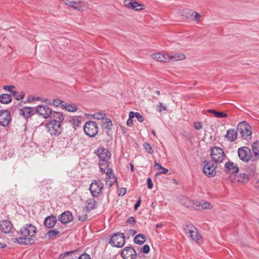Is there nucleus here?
Masks as SVG:
<instances>
[{
    "mask_svg": "<svg viewBox=\"0 0 259 259\" xmlns=\"http://www.w3.org/2000/svg\"><path fill=\"white\" fill-rule=\"evenodd\" d=\"M183 231L185 235L193 240L199 243L201 240V236L197 229L192 224H187L183 226Z\"/></svg>",
    "mask_w": 259,
    "mask_h": 259,
    "instance_id": "1",
    "label": "nucleus"
},
{
    "mask_svg": "<svg viewBox=\"0 0 259 259\" xmlns=\"http://www.w3.org/2000/svg\"><path fill=\"white\" fill-rule=\"evenodd\" d=\"M237 131L241 134L244 140H250L251 138V126L246 121H242L239 123L237 126Z\"/></svg>",
    "mask_w": 259,
    "mask_h": 259,
    "instance_id": "2",
    "label": "nucleus"
},
{
    "mask_svg": "<svg viewBox=\"0 0 259 259\" xmlns=\"http://www.w3.org/2000/svg\"><path fill=\"white\" fill-rule=\"evenodd\" d=\"M63 1L66 5L79 11H85L89 7L87 2L84 0H63Z\"/></svg>",
    "mask_w": 259,
    "mask_h": 259,
    "instance_id": "3",
    "label": "nucleus"
},
{
    "mask_svg": "<svg viewBox=\"0 0 259 259\" xmlns=\"http://www.w3.org/2000/svg\"><path fill=\"white\" fill-rule=\"evenodd\" d=\"M83 130L87 135L94 137L98 133V126L95 121H89L84 124Z\"/></svg>",
    "mask_w": 259,
    "mask_h": 259,
    "instance_id": "4",
    "label": "nucleus"
},
{
    "mask_svg": "<svg viewBox=\"0 0 259 259\" xmlns=\"http://www.w3.org/2000/svg\"><path fill=\"white\" fill-rule=\"evenodd\" d=\"M211 157L215 163H221L225 159V155L222 149L213 147L211 151Z\"/></svg>",
    "mask_w": 259,
    "mask_h": 259,
    "instance_id": "5",
    "label": "nucleus"
},
{
    "mask_svg": "<svg viewBox=\"0 0 259 259\" xmlns=\"http://www.w3.org/2000/svg\"><path fill=\"white\" fill-rule=\"evenodd\" d=\"M109 243L113 246L121 247L125 243V236L122 233L114 234L109 241Z\"/></svg>",
    "mask_w": 259,
    "mask_h": 259,
    "instance_id": "6",
    "label": "nucleus"
},
{
    "mask_svg": "<svg viewBox=\"0 0 259 259\" xmlns=\"http://www.w3.org/2000/svg\"><path fill=\"white\" fill-rule=\"evenodd\" d=\"M48 131L52 135L59 136L62 132L61 124L56 121H50L46 125Z\"/></svg>",
    "mask_w": 259,
    "mask_h": 259,
    "instance_id": "7",
    "label": "nucleus"
},
{
    "mask_svg": "<svg viewBox=\"0 0 259 259\" xmlns=\"http://www.w3.org/2000/svg\"><path fill=\"white\" fill-rule=\"evenodd\" d=\"M204 165L203 168V171L205 175L209 178L214 177L216 174L215 168L217 165H215L212 161L204 162Z\"/></svg>",
    "mask_w": 259,
    "mask_h": 259,
    "instance_id": "8",
    "label": "nucleus"
},
{
    "mask_svg": "<svg viewBox=\"0 0 259 259\" xmlns=\"http://www.w3.org/2000/svg\"><path fill=\"white\" fill-rule=\"evenodd\" d=\"M103 184L99 180H95L90 185V190L92 195L94 197H98L101 194Z\"/></svg>",
    "mask_w": 259,
    "mask_h": 259,
    "instance_id": "9",
    "label": "nucleus"
},
{
    "mask_svg": "<svg viewBox=\"0 0 259 259\" xmlns=\"http://www.w3.org/2000/svg\"><path fill=\"white\" fill-rule=\"evenodd\" d=\"M121 256L124 259H135L137 256V253L133 247L128 246L123 249Z\"/></svg>",
    "mask_w": 259,
    "mask_h": 259,
    "instance_id": "10",
    "label": "nucleus"
},
{
    "mask_svg": "<svg viewBox=\"0 0 259 259\" xmlns=\"http://www.w3.org/2000/svg\"><path fill=\"white\" fill-rule=\"evenodd\" d=\"M14 228L12 223L8 220H3L0 222V231L5 234H10L13 232Z\"/></svg>",
    "mask_w": 259,
    "mask_h": 259,
    "instance_id": "11",
    "label": "nucleus"
},
{
    "mask_svg": "<svg viewBox=\"0 0 259 259\" xmlns=\"http://www.w3.org/2000/svg\"><path fill=\"white\" fill-rule=\"evenodd\" d=\"M238 154L241 160L248 161L250 158L251 151L248 147H243L238 149Z\"/></svg>",
    "mask_w": 259,
    "mask_h": 259,
    "instance_id": "12",
    "label": "nucleus"
},
{
    "mask_svg": "<svg viewBox=\"0 0 259 259\" xmlns=\"http://www.w3.org/2000/svg\"><path fill=\"white\" fill-rule=\"evenodd\" d=\"M36 113L47 118L51 116L52 110L47 105H39L36 109Z\"/></svg>",
    "mask_w": 259,
    "mask_h": 259,
    "instance_id": "13",
    "label": "nucleus"
},
{
    "mask_svg": "<svg viewBox=\"0 0 259 259\" xmlns=\"http://www.w3.org/2000/svg\"><path fill=\"white\" fill-rule=\"evenodd\" d=\"M21 234L24 236H33L36 233V228L32 225L26 224L21 230Z\"/></svg>",
    "mask_w": 259,
    "mask_h": 259,
    "instance_id": "14",
    "label": "nucleus"
},
{
    "mask_svg": "<svg viewBox=\"0 0 259 259\" xmlns=\"http://www.w3.org/2000/svg\"><path fill=\"white\" fill-rule=\"evenodd\" d=\"M99 158L100 161L103 162H107V161L110 158L111 153L107 149L104 148H100L97 151Z\"/></svg>",
    "mask_w": 259,
    "mask_h": 259,
    "instance_id": "15",
    "label": "nucleus"
},
{
    "mask_svg": "<svg viewBox=\"0 0 259 259\" xmlns=\"http://www.w3.org/2000/svg\"><path fill=\"white\" fill-rule=\"evenodd\" d=\"M10 113L7 110L0 111V125L6 126L10 123Z\"/></svg>",
    "mask_w": 259,
    "mask_h": 259,
    "instance_id": "16",
    "label": "nucleus"
},
{
    "mask_svg": "<svg viewBox=\"0 0 259 259\" xmlns=\"http://www.w3.org/2000/svg\"><path fill=\"white\" fill-rule=\"evenodd\" d=\"M73 217L72 213L68 211H66L59 215L58 220L62 223L66 224L73 220Z\"/></svg>",
    "mask_w": 259,
    "mask_h": 259,
    "instance_id": "17",
    "label": "nucleus"
},
{
    "mask_svg": "<svg viewBox=\"0 0 259 259\" xmlns=\"http://www.w3.org/2000/svg\"><path fill=\"white\" fill-rule=\"evenodd\" d=\"M125 5L127 8L136 11L144 10L145 7L144 5L140 4L134 1H125Z\"/></svg>",
    "mask_w": 259,
    "mask_h": 259,
    "instance_id": "18",
    "label": "nucleus"
},
{
    "mask_svg": "<svg viewBox=\"0 0 259 259\" xmlns=\"http://www.w3.org/2000/svg\"><path fill=\"white\" fill-rule=\"evenodd\" d=\"M151 56L154 60L161 62H167L169 61L168 55L165 53H157L152 54Z\"/></svg>",
    "mask_w": 259,
    "mask_h": 259,
    "instance_id": "19",
    "label": "nucleus"
},
{
    "mask_svg": "<svg viewBox=\"0 0 259 259\" xmlns=\"http://www.w3.org/2000/svg\"><path fill=\"white\" fill-rule=\"evenodd\" d=\"M106 185L109 186H111L113 185V183L116 181L114 178V175L112 168H108L106 172Z\"/></svg>",
    "mask_w": 259,
    "mask_h": 259,
    "instance_id": "20",
    "label": "nucleus"
},
{
    "mask_svg": "<svg viewBox=\"0 0 259 259\" xmlns=\"http://www.w3.org/2000/svg\"><path fill=\"white\" fill-rule=\"evenodd\" d=\"M57 222V218L54 215H50L47 217L44 221L45 226L49 228H53Z\"/></svg>",
    "mask_w": 259,
    "mask_h": 259,
    "instance_id": "21",
    "label": "nucleus"
},
{
    "mask_svg": "<svg viewBox=\"0 0 259 259\" xmlns=\"http://www.w3.org/2000/svg\"><path fill=\"white\" fill-rule=\"evenodd\" d=\"M226 171L230 174H235L239 171V168L232 162H226L225 164Z\"/></svg>",
    "mask_w": 259,
    "mask_h": 259,
    "instance_id": "22",
    "label": "nucleus"
},
{
    "mask_svg": "<svg viewBox=\"0 0 259 259\" xmlns=\"http://www.w3.org/2000/svg\"><path fill=\"white\" fill-rule=\"evenodd\" d=\"M33 109L31 107H25L20 111V114L25 118H28L33 115Z\"/></svg>",
    "mask_w": 259,
    "mask_h": 259,
    "instance_id": "23",
    "label": "nucleus"
},
{
    "mask_svg": "<svg viewBox=\"0 0 259 259\" xmlns=\"http://www.w3.org/2000/svg\"><path fill=\"white\" fill-rule=\"evenodd\" d=\"M237 132L234 129H229L227 131L225 137L230 142L235 141L237 138Z\"/></svg>",
    "mask_w": 259,
    "mask_h": 259,
    "instance_id": "24",
    "label": "nucleus"
},
{
    "mask_svg": "<svg viewBox=\"0 0 259 259\" xmlns=\"http://www.w3.org/2000/svg\"><path fill=\"white\" fill-rule=\"evenodd\" d=\"M51 117H52L53 119L50 121H56L61 124L62 121L64 119L63 114L60 112H53L51 114Z\"/></svg>",
    "mask_w": 259,
    "mask_h": 259,
    "instance_id": "25",
    "label": "nucleus"
},
{
    "mask_svg": "<svg viewBox=\"0 0 259 259\" xmlns=\"http://www.w3.org/2000/svg\"><path fill=\"white\" fill-rule=\"evenodd\" d=\"M62 109L69 112H74L77 110L78 108L74 104L65 103L63 105Z\"/></svg>",
    "mask_w": 259,
    "mask_h": 259,
    "instance_id": "26",
    "label": "nucleus"
},
{
    "mask_svg": "<svg viewBox=\"0 0 259 259\" xmlns=\"http://www.w3.org/2000/svg\"><path fill=\"white\" fill-rule=\"evenodd\" d=\"M169 61H177L182 60L185 59V55L181 53H176L174 55H169Z\"/></svg>",
    "mask_w": 259,
    "mask_h": 259,
    "instance_id": "27",
    "label": "nucleus"
},
{
    "mask_svg": "<svg viewBox=\"0 0 259 259\" xmlns=\"http://www.w3.org/2000/svg\"><path fill=\"white\" fill-rule=\"evenodd\" d=\"M154 167L155 169H157V170L160 169L161 170V171L157 172L155 174V176H156L160 175H162V174H166L168 171V169L162 166L158 162H156L155 163Z\"/></svg>",
    "mask_w": 259,
    "mask_h": 259,
    "instance_id": "28",
    "label": "nucleus"
},
{
    "mask_svg": "<svg viewBox=\"0 0 259 259\" xmlns=\"http://www.w3.org/2000/svg\"><path fill=\"white\" fill-rule=\"evenodd\" d=\"M15 242L21 244H28L34 242V240L32 238H27L26 237H19L16 239Z\"/></svg>",
    "mask_w": 259,
    "mask_h": 259,
    "instance_id": "29",
    "label": "nucleus"
},
{
    "mask_svg": "<svg viewBox=\"0 0 259 259\" xmlns=\"http://www.w3.org/2000/svg\"><path fill=\"white\" fill-rule=\"evenodd\" d=\"M235 179L239 182L245 183L248 181V176L246 174L240 173L236 176Z\"/></svg>",
    "mask_w": 259,
    "mask_h": 259,
    "instance_id": "30",
    "label": "nucleus"
},
{
    "mask_svg": "<svg viewBox=\"0 0 259 259\" xmlns=\"http://www.w3.org/2000/svg\"><path fill=\"white\" fill-rule=\"evenodd\" d=\"M146 236L142 234H139L135 236L134 241L135 243L141 245L143 244L146 240Z\"/></svg>",
    "mask_w": 259,
    "mask_h": 259,
    "instance_id": "31",
    "label": "nucleus"
},
{
    "mask_svg": "<svg viewBox=\"0 0 259 259\" xmlns=\"http://www.w3.org/2000/svg\"><path fill=\"white\" fill-rule=\"evenodd\" d=\"M12 101V96L7 94H3L0 96V102L2 104H8Z\"/></svg>",
    "mask_w": 259,
    "mask_h": 259,
    "instance_id": "32",
    "label": "nucleus"
},
{
    "mask_svg": "<svg viewBox=\"0 0 259 259\" xmlns=\"http://www.w3.org/2000/svg\"><path fill=\"white\" fill-rule=\"evenodd\" d=\"M102 124L103 128L109 131L111 129L113 125L111 120L109 118L105 117L104 119L102 121Z\"/></svg>",
    "mask_w": 259,
    "mask_h": 259,
    "instance_id": "33",
    "label": "nucleus"
},
{
    "mask_svg": "<svg viewBox=\"0 0 259 259\" xmlns=\"http://www.w3.org/2000/svg\"><path fill=\"white\" fill-rule=\"evenodd\" d=\"M196 205L199 207V209L201 208L202 209H210L211 208V205L210 203L202 200L197 202Z\"/></svg>",
    "mask_w": 259,
    "mask_h": 259,
    "instance_id": "34",
    "label": "nucleus"
},
{
    "mask_svg": "<svg viewBox=\"0 0 259 259\" xmlns=\"http://www.w3.org/2000/svg\"><path fill=\"white\" fill-rule=\"evenodd\" d=\"M96 201L93 199H88L86 201V208L88 210L91 211L96 207Z\"/></svg>",
    "mask_w": 259,
    "mask_h": 259,
    "instance_id": "35",
    "label": "nucleus"
},
{
    "mask_svg": "<svg viewBox=\"0 0 259 259\" xmlns=\"http://www.w3.org/2000/svg\"><path fill=\"white\" fill-rule=\"evenodd\" d=\"M252 150L254 155L257 159L259 158V141L253 143L252 146Z\"/></svg>",
    "mask_w": 259,
    "mask_h": 259,
    "instance_id": "36",
    "label": "nucleus"
},
{
    "mask_svg": "<svg viewBox=\"0 0 259 259\" xmlns=\"http://www.w3.org/2000/svg\"><path fill=\"white\" fill-rule=\"evenodd\" d=\"M209 113L213 114L215 117L218 118H225L228 116L227 113L223 112H219L213 109H209L208 110Z\"/></svg>",
    "mask_w": 259,
    "mask_h": 259,
    "instance_id": "37",
    "label": "nucleus"
},
{
    "mask_svg": "<svg viewBox=\"0 0 259 259\" xmlns=\"http://www.w3.org/2000/svg\"><path fill=\"white\" fill-rule=\"evenodd\" d=\"M91 117L98 120H103L106 117L105 113L101 112H98L94 114H90Z\"/></svg>",
    "mask_w": 259,
    "mask_h": 259,
    "instance_id": "38",
    "label": "nucleus"
},
{
    "mask_svg": "<svg viewBox=\"0 0 259 259\" xmlns=\"http://www.w3.org/2000/svg\"><path fill=\"white\" fill-rule=\"evenodd\" d=\"M14 98L17 100H20L22 99L24 97V93L21 91V92H17L14 91V92H13V93L12 94Z\"/></svg>",
    "mask_w": 259,
    "mask_h": 259,
    "instance_id": "39",
    "label": "nucleus"
},
{
    "mask_svg": "<svg viewBox=\"0 0 259 259\" xmlns=\"http://www.w3.org/2000/svg\"><path fill=\"white\" fill-rule=\"evenodd\" d=\"M134 112L131 111L129 114V118L126 121V124L128 126H132L133 125V118H134Z\"/></svg>",
    "mask_w": 259,
    "mask_h": 259,
    "instance_id": "40",
    "label": "nucleus"
},
{
    "mask_svg": "<svg viewBox=\"0 0 259 259\" xmlns=\"http://www.w3.org/2000/svg\"><path fill=\"white\" fill-rule=\"evenodd\" d=\"M53 103L54 106L56 107H58L59 106H61V107L63 108V105L65 104V102H64L63 101L59 99H55L53 100Z\"/></svg>",
    "mask_w": 259,
    "mask_h": 259,
    "instance_id": "41",
    "label": "nucleus"
},
{
    "mask_svg": "<svg viewBox=\"0 0 259 259\" xmlns=\"http://www.w3.org/2000/svg\"><path fill=\"white\" fill-rule=\"evenodd\" d=\"M76 252H77V251L76 250H74V251H68V252H66L64 253H62L61 254L60 256H59V258L60 259H64L65 258L66 256H67L68 255H69V254H74Z\"/></svg>",
    "mask_w": 259,
    "mask_h": 259,
    "instance_id": "42",
    "label": "nucleus"
},
{
    "mask_svg": "<svg viewBox=\"0 0 259 259\" xmlns=\"http://www.w3.org/2000/svg\"><path fill=\"white\" fill-rule=\"evenodd\" d=\"M59 234V231L56 230H52L48 232L49 237H52L57 236Z\"/></svg>",
    "mask_w": 259,
    "mask_h": 259,
    "instance_id": "43",
    "label": "nucleus"
},
{
    "mask_svg": "<svg viewBox=\"0 0 259 259\" xmlns=\"http://www.w3.org/2000/svg\"><path fill=\"white\" fill-rule=\"evenodd\" d=\"M15 88V86L14 85H4L3 87V89L5 90L6 91H8L10 92L11 94L13 93V92H14V90H13V89Z\"/></svg>",
    "mask_w": 259,
    "mask_h": 259,
    "instance_id": "44",
    "label": "nucleus"
},
{
    "mask_svg": "<svg viewBox=\"0 0 259 259\" xmlns=\"http://www.w3.org/2000/svg\"><path fill=\"white\" fill-rule=\"evenodd\" d=\"M144 146L146 150L148 153L150 154H152L153 152V151L152 150V147H151L149 143H145L144 145Z\"/></svg>",
    "mask_w": 259,
    "mask_h": 259,
    "instance_id": "45",
    "label": "nucleus"
},
{
    "mask_svg": "<svg viewBox=\"0 0 259 259\" xmlns=\"http://www.w3.org/2000/svg\"><path fill=\"white\" fill-rule=\"evenodd\" d=\"M134 113L135 114H134V118L135 117H136L139 122H142L143 121V117L138 112H134Z\"/></svg>",
    "mask_w": 259,
    "mask_h": 259,
    "instance_id": "46",
    "label": "nucleus"
},
{
    "mask_svg": "<svg viewBox=\"0 0 259 259\" xmlns=\"http://www.w3.org/2000/svg\"><path fill=\"white\" fill-rule=\"evenodd\" d=\"M142 252L147 253L150 251V247L148 245H144L141 249Z\"/></svg>",
    "mask_w": 259,
    "mask_h": 259,
    "instance_id": "47",
    "label": "nucleus"
},
{
    "mask_svg": "<svg viewBox=\"0 0 259 259\" xmlns=\"http://www.w3.org/2000/svg\"><path fill=\"white\" fill-rule=\"evenodd\" d=\"M77 258L78 259H91L90 256L86 253H83L79 256H77L76 258Z\"/></svg>",
    "mask_w": 259,
    "mask_h": 259,
    "instance_id": "48",
    "label": "nucleus"
},
{
    "mask_svg": "<svg viewBox=\"0 0 259 259\" xmlns=\"http://www.w3.org/2000/svg\"><path fill=\"white\" fill-rule=\"evenodd\" d=\"M99 166L100 170L103 172H105L106 167L107 166V163H106L105 164H104V162L100 161Z\"/></svg>",
    "mask_w": 259,
    "mask_h": 259,
    "instance_id": "49",
    "label": "nucleus"
},
{
    "mask_svg": "<svg viewBox=\"0 0 259 259\" xmlns=\"http://www.w3.org/2000/svg\"><path fill=\"white\" fill-rule=\"evenodd\" d=\"M192 16H194V20L196 21H197V22L199 21L200 15V14L198 13H197L196 12H193L192 14Z\"/></svg>",
    "mask_w": 259,
    "mask_h": 259,
    "instance_id": "50",
    "label": "nucleus"
},
{
    "mask_svg": "<svg viewBox=\"0 0 259 259\" xmlns=\"http://www.w3.org/2000/svg\"><path fill=\"white\" fill-rule=\"evenodd\" d=\"M166 107L162 104V103H160L158 106V110L159 112H161L162 110H166Z\"/></svg>",
    "mask_w": 259,
    "mask_h": 259,
    "instance_id": "51",
    "label": "nucleus"
},
{
    "mask_svg": "<svg viewBox=\"0 0 259 259\" xmlns=\"http://www.w3.org/2000/svg\"><path fill=\"white\" fill-rule=\"evenodd\" d=\"M88 216L86 214H82L78 215V219L80 221H84L87 219Z\"/></svg>",
    "mask_w": 259,
    "mask_h": 259,
    "instance_id": "52",
    "label": "nucleus"
},
{
    "mask_svg": "<svg viewBox=\"0 0 259 259\" xmlns=\"http://www.w3.org/2000/svg\"><path fill=\"white\" fill-rule=\"evenodd\" d=\"M147 187L149 189H151L153 187V183H152V180L151 178H148L147 179Z\"/></svg>",
    "mask_w": 259,
    "mask_h": 259,
    "instance_id": "53",
    "label": "nucleus"
},
{
    "mask_svg": "<svg viewBox=\"0 0 259 259\" xmlns=\"http://www.w3.org/2000/svg\"><path fill=\"white\" fill-rule=\"evenodd\" d=\"M194 127L196 130H199L202 128V125L199 122H195L194 123Z\"/></svg>",
    "mask_w": 259,
    "mask_h": 259,
    "instance_id": "54",
    "label": "nucleus"
},
{
    "mask_svg": "<svg viewBox=\"0 0 259 259\" xmlns=\"http://www.w3.org/2000/svg\"><path fill=\"white\" fill-rule=\"evenodd\" d=\"M126 192V189L124 188H121L119 191V195L123 196Z\"/></svg>",
    "mask_w": 259,
    "mask_h": 259,
    "instance_id": "55",
    "label": "nucleus"
},
{
    "mask_svg": "<svg viewBox=\"0 0 259 259\" xmlns=\"http://www.w3.org/2000/svg\"><path fill=\"white\" fill-rule=\"evenodd\" d=\"M126 222L129 224H134L136 222V220L134 217H131L127 219Z\"/></svg>",
    "mask_w": 259,
    "mask_h": 259,
    "instance_id": "56",
    "label": "nucleus"
},
{
    "mask_svg": "<svg viewBox=\"0 0 259 259\" xmlns=\"http://www.w3.org/2000/svg\"><path fill=\"white\" fill-rule=\"evenodd\" d=\"M141 203V197H139V199L137 200L136 203L135 205L134 208L135 209H137L140 205Z\"/></svg>",
    "mask_w": 259,
    "mask_h": 259,
    "instance_id": "57",
    "label": "nucleus"
},
{
    "mask_svg": "<svg viewBox=\"0 0 259 259\" xmlns=\"http://www.w3.org/2000/svg\"><path fill=\"white\" fill-rule=\"evenodd\" d=\"M130 234L132 235H135L137 233V231L134 229H131L130 230Z\"/></svg>",
    "mask_w": 259,
    "mask_h": 259,
    "instance_id": "58",
    "label": "nucleus"
},
{
    "mask_svg": "<svg viewBox=\"0 0 259 259\" xmlns=\"http://www.w3.org/2000/svg\"><path fill=\"white\" fill-rule=\"evenodd\" d=\"M6 244L0 242V248H3L6 246Z\"/></svg>",
    "mask_w": 259,
    "mask_h": 259,
    "instance_id": "59",
    "label": "nucleus"
},
{
    "mask_svg": "<svg viewBox=\"0 0 259 259\" xmlns=\"http://www.w3.org/2000/svg\"><path fill=\"white\" fill-rule=\"evenodd\" d=\"M255 187L256 188H259V181H257L255 183Z\"/></svg>",
    "mask_w": 259,
    "mask_h": 259,
    "instance_id": "60",
    "label": "nucleus"
},
{
    "mask_svg": "<svg viewBox=\"0 0 259 259\" xmlns=\"http://www.w3.org/2000/svg\"><path fill=\"white\" fill-rule=\"evenodd\" d=\"M162 226H163V224L162 223H160V224H157L156 225V228H161Z\"/></svg>",
    "mask_w": 259,
    "mask_h": 259,
    "instance_id": "61",
    "label": "nucleus"
},
{
    "mask_svg": "<svg viewBox=\"0 0 259 259\" xmlns=\"http://www.w3.org/2000/svg\"><path fill=\"white\" fill-rule=\"evenodd\" d=\"M130 166H131V171H134V167L133 164L131 163V164H130Z\"/></svg>",
    "mask_w": 259,
    "mask_h": 259,
    "instance_id": "62",
    "label": "nucleus"
},
{
    "mask_svg": "<svg viewBox=\"0 0 259 259\" xmlns=\"http://www.w3.org/2000/svg\"><path fill=\"white\" fill-rule=\"evenodd\" d=\"M77 257V255H75L71 257L70 259H76V258Z\"/></svg>",
    "mask_w": 259,
    "mask_h": 259,
    "instance_id": "63",
    "label": "nucleus"
},
{
    "mask_svg": "<svg viewBox=\"0 0 259 259\" xmlns=\"http://www.w3.org/2000/svg\"><path fill=\"white\" fill-rule=\"evenodd\" d=\"M152 134L154 136H155V135H156L155 132L154 130H152Z\"/></svg>",
    "mask_w": 259,
    "mask_h": 259,
    "instance_id": "64",
    "label": "nucleus"
}]
</instances>
